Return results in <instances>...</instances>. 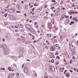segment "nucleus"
Segmentation results:
<instances>
[{
  "mask_svg": "<svg viewBox=\"0 0 78 78\" xmlns=\"http://www.w3.org/2000/svg\"><path fill=\"white\" fill-rule=\"evenodd\" d=\"M72 60H70V64H72Z\"/></svg>",
  "mask_w": 78,
  "mask_h": 78,
  "instance_id": "41",
  "label": "nucleus"
},
{
  "mask_svg": "<svg viewBox=\"0 0 78 78\" xmlns=\"http://www.w3.org/2000/svg\"><path fill=\"white\" fill-rule=\"evenodd\" d=\"M17 41H21V39L20 38H18L17 39Z\"/></svg>",
  "mask_w": 78,
  "mask_h": 78,
  "instance_id": "22",
  "label": "nucleus"
},
{
  "mask_svg": "<svg viewBox=\"0 0 78 78\" xmlns=\"http://www.w3.org/2000/svg\"><path fill=\"white\" fill-rule=\"evenodd\" d=\"M55 46L56 47H57L58 46V44H56V45H55Z\"/></svg>",
  "mask_w": 78,
  "mask_h": 78,
  "instance_id": "58",
  "label": "nucleus"
},
{
  "mask_svg": "<svg viewBox=\"0 0 78 78\" xmlns=\"http://www.w3.org/2000/svg\"><path fill=\"white\" fill-rule=\"evenodd\" d=\"M53 38H54V39H55V38H56V36H54Z\"/></svg>",
  "mask_w": 78,
  "mask_h": 78,
  "instance_id": "53",
  "label": "nucleus"
},
{
  "mask_svg": "<svg viewBox=\"0 0 78 78\" xmlns=\"http://www.w3.org/2000/svg\"><path fill=\"white\" fill-rule=\"evenodd\" d=\"M19 31L17 30H15V32L16 33H17V32H19Z\"/></svg>",
  "mask_w": 78,
  "mask_h": 78,
  "instance_id": "33",
  "label": "nucleus"
},
{
  "mask_svg": "<svg viewBox=\"0 0 78 78\" xmlns=\"http://www.w3.org/2000/svg\"><path fill=\"white\" fill-rule=\"evenodd\" d=\"M64 19V17H62H62L60 19V20L62 21V20L63 19Z\"/></svg>",
  "mask_w": 78,
  "mask_h": 78,
  "instance_id": "17",
  "label": "nucleus"
},
{
  "mask_svg": "<svg viewBox=\"0 0 78 78\" xmlns=\"http://www.w3.org/2000/svg\"><path fill=\"white\" fill-rule=\"evenodd\" d=\"M34 43H36V41H34Z\"/></svg>",
  "mask_w": 78,
  "mask_h": 78,
  "instance_id": "61",
  "label": "nucleus"
},
{
  "mask_svg": "<svg viewBox=\"0 0 78 78\" xmlns=\"http://www.w3.org/2000/svg\"><path fill=\"white\" fill-rule=\"evenodd\" d=\"M55 64L56 65H58V62H55Z\"/></svg>",
  "mask_w": 78,
  "mask_h": 78,
  "instance_id": "49",
  "label": "nucleus"
},
{
  "mask_svg": "<svg viewBox=\"0 0 78 78\" xmlns=\"http://www.w3.org/2000/svg\"><path fill=\"white\" fill-rule=\"evenodd\" d=\"M0 69L1 70H5V68H1Z\"/></svg>",
  "mask_w": 78,
  "mask_h": 78,
  "instance_id": "36",
  "label": "nucleus"
},
{
  "mask_svg": "<svg viewBox=\"0 0 78 78\" xmlns=\"http://www.w3.org/2000/svg\"><path fill=\"white\" fill-rule=\"evenodd\" d=\"M30 43V41H27L26 42L27 44H28Z\"/></svg>",
  "mask_w": 78,
  "mask_h": 78,
  "instance_id": "34",
  "label": "nucleus"
},
{
  "mask_svg": "<svg viewBox=\"0 0 78 78\" xmlns=\"http://www.w3.org/2000/svg\"><path fill=\"white\" fill-rule=\"evenodd\" d=\"M60 71L61 72H63V70H62V69H60Z\"/></svg>",
  "mask_w": 78,
  "mask_h": 78,
  "instance_id": "29",
  "label": "nucleus"
},
{
  "mask_svg": "<svg viewBox=\"0 0 78 78\" xmlns=\"http://www.w3.org/2000/svg\"><path fill=\"white\" fill-rule=\"evenodd\" d=\"M46 43H47V44H48V45H50V43H49L48 41H46Z\"/></svg>",
  "mask_w": 78,
  "mask_h": 78,
  "instance_id": "26",
  "label": "nucleus"
},
{
  "mask_svg": "<svg viewBox=\"0 0 78 78\" xmlns=\"http://www.w3.org/2000/svg\"><path fill=\"white\" fill-rule=\"evenodd\" d=\"M47 8V5H45L44 8Z\"/></svg>",
  "mask_w": 78,
  "mask_h": 78,
  "instance_id": "51",
  "label": "nucleus"
},
{
  "mask_svg": "<svg viewBox=\"0 0 78 78\" xmlns=\"http://www.w3.org/2000/svg\"><path fill=\"white\" fill-rule=\"evenodd\" d=\"M7 16H8V14L7 13H5L4 15V16L5 17H6Z\"/></svg>",
  "mask_w": 78,
  "mask_h": 78,
  "instance_id": "20",
  "label": "nucleus"
},
{
  "mask_svg": "<svg viewBox=\"0 0 78 78\" xmlns=\"http://www.w3.org/2000/svg\"><path fill=\"white\" fill-rule=\"evenodd\" d=\"M58 53L56 52V53H55V55H58Z\"/></svg>",
  "mask_w": 78,
  "mask_h": 78,
  "instance_id": "62",
  "label": "nucleus"
},
{
  "mask_svg": "<svg viewBox=\"0 0 78 78\" xmlns=\"http://www.w3.org/2000/svg\"><path fill=\"white\" fill-rule=\"evenodd\" d=\"M77 34H75V36H77Z\"/></svg>",
  "mask_w": 78,
  "mask_h": 78,
  "instance_id": "57",
  "label": "nucleus"
},
{
  "mask_svg": "<svg viewBox=\"0 0 78 78\" xmlns=\"http://www.w3.org/2000/svg\"><path fill=\"white\" fill-rule=\"evenodd\" d=\"M16 7L17 8H18V9H19V8H20V6L19 5H17L16 6Z\"/></svg>",
  "mask_w": 78,
  "mask_h": 78,
  "instance_id": "21",
  "label": "nucleus"
},
{
  "mask_svg": "<svg viewBox=\"0 0 78 78\" xmlns=\"http://www.w3.org/2000/svg\"><path fill=\"white\" fill-rule=\"evenodd\" d=\"M34 9H35L34 8H33L31 9V10L33 12H34Z\"/></svg>",
  "mask_w": 78,
  "mask_h": 78,
  "instance_id": "31",
  "label": "nucleus"
},
{
  "mask_svg": "<svg viewBox=\"0 0 78 78\" xmlns=\"http://www.w3.org/2000/svg\"><path fill=\"white\" fill-rule=\"evenodd\" d=\"M36 28H38V25H36Z\"/></svg>",
  "mask_w": 78,
  "mask_h": 78,
  "instance_id": "48",
  "label": "nucleus"
},
{
  "mask_svg": "<svg viewBox=\"0 0 78 78\" xmlns=\"http://www.w3.org/2000/svg\"><path fill=\"white\" fill-rule=\"evenodd\" d=\"M66 77H69V76H70V75H69V74H66Z\"/></svg>",
  "mask_w": 78,
  "mask_h": 78,
  "instance_id": "18",
  "label": "nucleus"
},
{
  "mask_svg": "<svg viewBox=\"0 0 78 78\" xmlns=\"http://www.w3.org/2000/svg\"><path fill=\"white\" fill-rule=\"evenodd\" d=\"M37 4H34V6H37Z\"/></svg>",
  "mask_w": 78,
  "mask_h": 78,
  "instance_id": "44",
  "label": "nucleus"
},
{
  "mask_svg": "<svg viewBox=\"0 0 78 78\" xmlns=\"http://www.w3.org/2000/svg\"><path fill=\"white\" fill-rule=\"evenodd\" d=\"M33 5H31L30 7V8H33Z\"/></svg>",
  "mask_w": 78,
  "mask_h": 78,
  "instance_id": "54",
  "label": "nucleus"
},
{
  "mask_svg": "<svg viewBox=\"0 0 78 78\" xmlns=\"http://www.w3.org/2000/svg\"><path fill=\"white\" fill-rule=\"evenodd\" d=\"M18 27H20V28H23V25L22 24L18 25Z\"/></svg>",
  "mask_w": 78,
  "mask_h": 78,
  "instance_id": "12",
  "label": "nucleus"
},
{
  "mask_svg": "<svg viewBox=\"0 0 78 78\" xmlns=\"http://www.w3.org/2000/svg\"><path fill=\"white\" fill-rule=\"evenodd\" d=\"M49 29H51L52 28V26H48Z\"/></svg>",
  "mask_w": 78,
  "mask_h": 78,
  "instance_id": "25",
  "label": "nucleus"
},
{
  "mask_svg": "<svg viewBox=\"0 0 78 78\" xmlns=\"http://www.w3.org/2000/svg\"><path fill=\"white\" fill-rule=\"evenodd\" d=\"M10 12H14L15 11V10L14 9H11L9 10Z\"/></svg>",
  "mask_w": 78,
  "mask_h": 78,
  "instance_id": "6",
  "label": "nucleus"
},
{
  "mask_svg": "<svg viewBox=\"0 0 78 78\" xmlns=\"http://www.w3.org/2000/svg\"><path fill=\"white\" fill-rule=\"evenodd\" d=\"M21 39L23 42H24L25 41V38H24L23 37H21Z\"/></svg>",
  "mask_w": 78,
  "mask_h": 78,
  "instance_id": "10",
  "label": "nucleus"
},
{
  "mask_svg": "<svg viewBox=\"0 0 78 78\" xmlns=\"http://www.w3.org/2000/svg\"><path fill=\"white\" fill-rule=\"evenodd\" d=\"M49 69L50 70L51 72V73L54 72H55V68L53 66H50L49 67Z\"/></svg>",
  "mask_w": 78,
  "mask_h": 78,
  "instance_id": "3",
  "label": "nucleus"
},
{
  "mask_svg": "<svg viewBox=\"0 0 78 78\" xmlns=\"http://www.w3.org/2000/svg\"><path fill=\"white\" fill-rule=\"evenodd\" d=\"M65 15L64 14H63L62 15V17H64H64H65Z\"/></svg>",
  "mask_w": 78,
  "mask_h": 78,
  "instance_id": "28",
  "label": "nucleus"
},
{
  "mask_svg": "<svg viewBox=\"0 0 78 78\" xmlns=\"http://www.w3.org/2000/svg\"><path fill=\"white\" fill-rule=\"evenodd\" d=\"M26 28L27 30H31V29L30 28H31V27L29 25H26Z\"/></svg>",
  "mask_w": 78,
  "mask_h": 78,
  "instance_id": "5",
  "label": "nucleus"
},
{
  "mask_svg": "<svg viewBox=\"0 0 78 78\" xmlns=\"http://www.w3.org/2000/svg\"><path fill=\"white\" fill-rule=\"evenodd\" d=\"M24 16H26V17H27V14H26V13L24 14Z\"/></svg>",
  "mask_w": 78,
  "mask_h": 78,
  "instance_id": "63",
  "label": "nucleus"
},
{
  "mask_svg": "<svg viewBox=\"0 0 78 78\" xmlns=\"http://www.w3.org/2000/svg\"><path fill=\"white\" fill-rule=\"evenodd\" d=\"M74 20L75 21H76V22L78 21V20H77V19H76V18H75Z\"/></svg>",
  "mask_w": 78,
  "mask_h": 78,
  "instance_id": "38",
  "label": "nucleus"
},
{
  "mask_svg": "<svg viewBox=\"0 0 78 78\" xmlns=\"http://www.w3.org/2000/svg\"><path fill=\"white\" fill-rule=\"evenodd\" d=\"M56 47L55 45H53L52 47H51V51H54Z\"/></svg>",
  "mask_w": 78,
  "mask_h": 78,
  "instance_id": "7",
  "label": "nucleus"
},
{
  "mask_svg": "<svg viewBox=\"0 0 78 78\" xmlns=\"http://www.w3.org/2000/svg\"><path fill=\"white\" fill-rule=\"evenodd\" d=\"M69 71L70 72H71V73H72V72H73V71L72 70H70Z\"/></svg>",
  "mask_w": 78,
  "mask_h": 78,
  "instance_id": "45",
  "label": "nucleus"
},
{
  "mask_svg": "<svg viewBox=\"0 0 78 78\" xmlns=\"http://www.w3.org/2000/svg\"><path fill=\"white\" fill-rule=\"evenodd\" d=\"M55 8V7H51V9H53Z\"/></svg>",
  "mask_w": 78,
  "mask_h": 78,
  "instance_id": "43",
  "label": "nucleus"
},
{
  "mask_svg": "<svg viewBox=\"0 0 78 78\" xmlns=\"http://www.w3.org/2000/svg\"><path fill=\"white\" fill-rule=\"evenodd\" d=\"M72 18V16H71L70 17V19H71Z\"/></svg>",
  "mask_w": 78,
  "mask_h": 78,
  "instance_id": "50",
  "label": "nucleus"
},
{
  "mask_svg": "<svg viewBox=\"0 0 78 78\" xmlns=\"http://www.w3.org/2000/svg\"><path fill=\"white\" fill-rule=\"evenodd\" d=\"M16 12H17V13H20V12H21L20 11H16Z\"/></svg>",
  "mask_w": 78,
  "mask_h": 78,
  "instance_id": "40",
  "label": "nucleus"
},
{
  "mask_svg": "<svg viewBox=\"0 0 78 78\" xmlns=\"http://www.w3.org/2000/svg\"><path fill=\"white\" fill-rule=\"evenodd\" d=\"M4 25H8V23H4Z\"/></svg>",
  "mask_w": 78,
  "mask_h": 78,
  "instance_id": "42",
  "label": "nucleus"
},
{
  "mask_svg": "<svg viewBox=\"0 0 78 78\" xmlns=\"http://www.w3.org/2000/svg\"><path fill=\"white\" fill-rule=\"evenodd\" d=\"M51 2H56L55 0H52L51 1Z\"/></svg>",
  "mask_w": 78,
  "mask_h": 78,
  "instance_id": "39",
  "label": "nucleus"
},
{
  "mask_svg": "<svg viewBox=\"0 0 78 78\" xmlns=\"http://www.w3.org/2000/svg\"><path fill=\"white\" fill-rule=\"evenodd\" d=\"M24 64H23L22 66V68H23V67H24Z\"/></svg>",
  "mask_w": 78,
  "mask_h": 78,
  "instance_id": "46",
  "label": "nucleus"
},
{
  "mask_svg": "<svg viewBox=\"0 0 78 78\" xmlns=\"http://www.w3.org/2000/svg\"><path fill=\"white\" fill-rule=\"evenodd\" d=\"M4 53L5 55H8L9 54V49H5L4 51Z\"/></svg>",
  "mask_w": 78,
  "mask_h": 78,
  "instance_id": "1",
  "label": "nucleus"
},
{
  "mask_svg": "<svg viewBox=\"0 0 78 78\" xmlns=\"http://www.w3.org/2000/svg\"><path fill=\"white\" fill-rule=\"evenodd\" d=\"M72 14H77L78 13L76 12H72Z\"/></svg>",
  "mask_w": 78,
  "mask_h": 78,
  "instance_id": "32",
  "label": "nucleus"
},
{
  "mask_svg": "<svg viewBox=\"0 0 78 78\" xmlns=\"http://www.w3.org/2000/svg\"><path fill=\"white\" fill-rule=\"evenodd\" d=\"M61 2L62 3H61V4L62 5L64 3V0H62L61 1Z\"/></svg>",
  "mask_w": 78,
  "mask_h": 78,
  "instance_id": "27",
  "label": "nucleus"
},
{
  "mask_svg": "<svg viewBox=\"0 0 78 78\" xmlns=\"http://www.w3.org/2000/svg\"><path fill=\"white\" fill-rule=\"evenodd\" d=\"M73 59H75V57L74 56L73 57Z\"/></svg>",
  "mask_w": 78,
  "mask_h": 78,
  "instance_id": "56",
  "label": "nucleus"
},
{
  "mask_svg": "<svg viewBox=\"0 0 78 78\" xmlns=\"http://www.w3.org/2000/svg\"><path fill=\"white\" fill-rule=\"evenodd\" d=\"M6 47H7V46H6V45L5 44H1L0 45V48H1L5 49V48H6Z\"/></svg>",
  "mask_w": 78,
  "mask_h": 78,
  "instance_id": "2",
  "label": "nucleus"
},
{
  "mask_svg": "<svg viewBox=\"0 0 78 78\" xmlns=\"http://www.w3.org/2000/svg\"><path fill=\"white\" fill-rule=\"evenodd\" d=\"M72 6H73V7H75V5H72Z\"/></svg>",
  "mask_w": 78,
  "mask_h": 78,
  "instance_id": "59",
  "label": "nucleus"
},
{
  "mask_svg": "<svg viewBox=\"0 0 78 78\" xmlns=\"http://www.w3.org/2000/svg\"><path fill=\"white\" fill-rule=\"evenodd\" d=\"M69 16H67L66 15L65 18V19H67V18H69Z\"/></svg>",
  "mask_w": 78,
  "mask_h": 78,
  "instance_id": "19",
  "label": "nucleus"
},
{
  "mask_svg": "<svg viewBox=\"0 0 78 78\" xmlns=\"http://www.w3.org/2000/svg\"><path fill=\"white\" fill-rule=\"evenodd\" d=\"M26 67L27 68V66H25V68L24 69V70L25 73H27L28 72V69L27 68H26Z\"/></svg>",
  "mask_w": 78,
  "mask_h": 78,
  "instance_id": "4",
  "label": "nucleus"
},
{
  "mask_svg": "<svg viewBox=\"0 0 78 78\" xmlns=\"http://www.w3.org/2000/svg\"><path fill=\"white\" fill-rule=\"evenodd\" d=\"M29 6H31V3H29Z\"/></svg>",
  "mask_w": 78,
  "mask_h": 78,
  "instance_id": "64",
  "label": "nucleus"
},
{
  "mask_svg": "<svg viewBox=\"0 0 78 78\" xmlns=\"http://www.w3.org/2000/svg\"><path fill=\"white\" fill-rule=\"evenodd\" d=\"M60 39L61 41H62L63 40V36H62L61 35L60 36Z\"/></svg>",
  "mask_w": 78,
  "mask_h": 78,
  "instance_id": "15",
  "label": "nucleus"
},
{
  "mask_svg": "<svg viewBox=\"0 0 78 78\" xmlns=\"http://www.w3.org/2000/svg\"><path fill=\"white\" fill-rule=\"evenodd\" d=\"M47 36H48V37H51V35L50 34H47Z\"/></svg>",
  "mask_w": 78,
  "mask_h": 78,
  "instance_id": "16",
  "label": "nucleus"
},
{
  "mask_svg": "<svg viewBox=\"0 0 78 78\" xmlns=\"http://www.w3.org/2000/svg\"><path fill=\"white\" fill-rule=\"evenodd\" d=\"M56 58V59H60V57L59 56H57Z\"/></svg>",
  "mask_w": 78,
  "mask_h": 78,
  "instance_id": "23",
  "label": "nucleus"
},
{
  "mask_svg": "<svg viewBox=\"0 0 78 78\" xmlns=\"http://www.w3.org/2000/svg\"><path fill=\"white\" fill-rule=\"evenodd\" d=\"M2 41H3V42H5V39H2Z\"/></svg>",
  "mask_w": 78,
  "mask_h": 78,
  "instance_id": "55",
  "label": "nucleus"
},
{
  "mask_svg": "<svg viewBox=\"0 0 78 78\" xmlns=\"http://www.w3.org/2000/svg\"><path fill=\"white\" fill-rule=\"evenodd\" d=\"M48 25L49 26H51L52 25H51V23H48Z\"/></svg>",
  "mask_w": 78,
  "mask_h": 78,
  "instance_id": "37",
  "label": "nucleus"
},
{
  "mask_svg": "<svg viewBox=\"0 0 78 78\" xmlns=\"http://www.w3.org/2000/svg\"><path fill=\"white\" fill-rule=\"evenodd\" d=\"M45 48H46V49H48V46L46 45L45 47Z\"/></svg>",
  "mask_w": 78,
  "mask_h": 78,
  "instance_id": "30",
  "label": "nucleus"
},
{
  "mask_svg": "<svg viewBox=\"0 0 78 78\" xmlns=\"http://www.w3.org/2000/svg\"><path fill=\"white\" fill-rule=\"evenodd\" d=\"M75 23V21H72L71 22V23H69L70 25H72V24Z\"/></svg>",
  "mask_w": 78,
  "mask_h": 78,
  "instance_id": "14",
  "label": "nucleus"
},
{
  "mask_svg": "<svg viewBox=\"0 0 78 78\" xmlns=\"http://www.w3.org/2000/svg\"><path fill=\"white\" fill-rule=\"evenodd\" d=\"M45 75L44 76V77H45V78H48V77H47V76H46V77H45Z\"/></svg>",
  "mask_w": 78,
  "mask_h": 78,
  "instance_id": "60",
  "label": "nucleus"
},
{
  "mask_svg": "<svg viewBox=\"0 0 78 78\" xmlns=\"http://www.w3.org/2000/svg\"><path fill=\"white\" fill-rule=\"evenodd\" d=\"M30 30L33 33H34V34H36V31H35V30H34L32 29L31 30H31Z\"/></svg>",
  "mask_w": 78,
  "mask_h": 78,
  "instance_id": "11",
  "label": "nucleus"
},
{
  "mask_svg": "<svg viewBox=\"0 0 78 78\" xmlns=\"http://www.w3.org/2000/svg\"><path fill=\"white\" fill-rule=\"evenodd\" d=\"M36 24H37V22H35L34 25H36Z\"/></svg>",
  "mask_w": 78,
  "mask_h": 78,
  "instance_id": "47",
  "label": "nucleus"
},
{
  "mask_svg": "<svg viewBox=\"0 0 78 78\" xmlns=\"http://www.w3.org/2000/svg\"><path fill=\"white\" fill-rule=\"evenodd\" d=\"M50 57H51V58H54V55H53V53H50Z\"/></svg>",
  "mask_w": 78,
  "mask_h": 78,
  "instance_id": "8",
  "label": "nucleus"
},
{
  "mask_svg": "<svg viewBox=\"0 0 78 78\" xmlns=\"http://www.w3.org/2000/svg\"><path fill=\"white\" fill-rule=\"evenodd\" d=\"M55 16H58V15H59V13L58 12H56L55 14Z\"/></svg>",
  "mask_w": 78,
  "mask_h": 78,
  "instance_id": "35",
  "label": "nucleus"
},
{
  "mask_svg": "<svg viewBox=\"0 0 78 78\" xmlns=\"http://www.w3.org/2000/svg\"><path fill=\"white\" fill-rule=\"evenodd\" d=\"M51 62H52V63H53V62H55V61L53 59H52L51 60Z\"/></svg>",
  "mask_w": 78,
  "mask_h": 78,
  "instance_id": "24",
  "label": "nucleus"
},
{
  "mask_svg": "<svg viewBox=\"0 0 78 78\" xmlns=\"http://www.w3.org/2000/svg\"><path fill=\"white\" fill-rule=\"evenodd\" d=\"M8 78H12V74H9L8 76Z\"/></svg>",
  "mask_w": 78,
  "mask_h": 78,
  "instance_id": "9",
  "label": "nucleus"
},
{
  "mask_svg": "<svg viewBox=\"0 0 78 78\" xmlns=\"http://www.w3.org/2000/svg\"><path fill=\"white\" fill-rule=\"evenodd\" d=\"M74 70H75V71H76V68H74Z\"/></svg>",
  "mask_w": 78,
  "mask_h": 78,
  "instance_id": "52",
  "label": "nucleus"
},
{
  "mask_svg": "<svg viewBox=\"0 0 78 78\" xmlns=\"http://www.w3.org/2000/svg\"><path fill=\"white\" fill-rule=\"evenodd\" d=\"M42 8H41L40 9H39L37 10V12H40L41 11L42 9Z\"/></svg>",
  "mask_w": 78,
  "mask_h": 78,
  "instance_id": "13",
  "label": "nucleus"
}]
</instances>
